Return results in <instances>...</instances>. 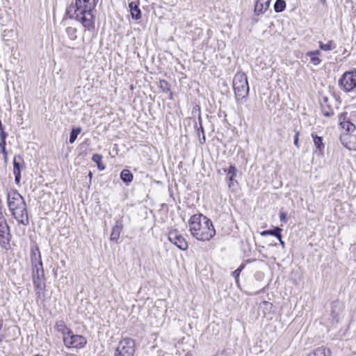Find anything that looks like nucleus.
<instances>
[{"label": "nucleus", "instance_id": "f257e3e1", "mask_svg": "<svg viewBox=\"0 0 356 356\" xmlns=\"http://www.w3.org/2000/svg\"><path fill=\"white\" fill-rule=\"evenodd\" d=\"M99 0H75L66 9L70 19L80 22L85 31L95 30V8Z\"/></svg>", "mask_w": 356, "mask_h": 356}, {"label": "nucleus", "instance_id": "f03ea898", "mask_svg": "<svg viewBox=\"0 0 356 356\" xmlns=\"http://www.w3.org/2000/svg\"><path fill=\"white\" fill-rule=\"evenodd\" d=\"M191 235L201 241H210L216 235V229L211 219L202 213L193 215L188 220Z\"/></svg>", "mask_w": 356, "mask_h": 356}, {"label": "nucleus", "instance_id": "7ed1b4c3", "mask_svg": "<svg viewBox=\"0 0 356 356\" xmlns=\"http://www.w3.org/2000/svg\"><path fill=\"white\" fill-rule=\"evenodd\" d=\"M233 89L236 103L245 102L250 88L247 76L244 72H238L235 74L233 79Z\"/></svg>", "mask_w": 356, "mask_h": 356}, {"label": "nucleus", "instance_id": "20e7f679", "mask_svg": "<svg viewBox=\"0 0 356 356\" xmlns=\"http://www.w3.org/2000/svg\"><path fill=\"white\" fill-rule=\"evenodd\" d=\"M136 351V341L131 337H124L118 343L113 356H134Z\"/></svg>", "mask_w": 356, "mask_h": 356}, {"label": "nucleus", "instance_id": "39448f33", "mask_svg": "<svg viewBox=\"0 0 356 356\" xmlns=\"http://www.w3.org/2000/svg\"><path fill=\"white\" fill-rule=\"evenodd\" d=\"M63 344L67 349L81 350L86 348L88 340L81 334H74L72 330H69L67 334L63 337Z\"/></svg>", "mask_w": 356, "mask_h": 356}, {"label": "nucleus", "instance_id": "423d86ee", "mask_svg": "<svg viewBox=\"0 0 356 356\" xmlns=\"http://www.w3.org/2000/svg\"><path fill=\"white\" fill-rule=\"evenodd\" d=\"M339 88L348 93L356 88V68L346 71L338 81Z\"/></svg>", "mask_w": 356, "mask_h": 356}, {"label": "nucleus", "instance_id": "0eeeda50", "mask_svg": "<svg viewBox=\"0 0 356 356\" xmlns=\"http://www.w3.org/2000/svg\"><path fill=\"white\" fill-rule=\"evenodd\" d=\"M7 203L10 212L17 211L21 207L26 204L24 197L16 189H13L7 193Z\"/></svg>", "mask_w": 356, "mask_h": 356}, {"label": "nucleus", "instance_id": "6e6552de", "mask_svg": "<svg viewBox=\"0 0 356 356\" xmlns=\"http://www.w3.org/2000/svg\"><path fill=\"white\" fill-rule=\"evenodd\" d=\"M168 240L175 245L179 249L186 250L188 249V243L185 238L179 233L177 229H173L168 233Z\"/></svg>", "mask_w": 356, "mask_h": 356}, {"label": "nucleus", "instance_id": "1a4fd4ad", "mask_svg": "<svg viewBox=\"0 0 356 356\" xmlns=\"http://www.w3.org/2000/svg\"><path fill=\"white\" fill-rule=\"evenodd\" d=\"M25 168V163L23 157L18 154L13 159V174L15 176V182L17 185L20 184L22 170Z\"/></svg>", "mask_w": 356, "mask_h": 356}, {"label": "nucleus", "instance_id": "9d476101", "mask_svg": "<svg viewBox=\"0 0 356 356\" xmlns=\"http://www.w3.org/2000/svg\"><path fill=\"white\" fill-rule=\"evenodd\" d=\"M222 170L224 172L227 173V175L226 179L227 181L228 188L234 190L238 185V181L235 179L238 171L236 168L230 163L229 168H222Z\"/></svg>", "mask_w": 356, "mask_h": 356}, {"label": "nucleus", "instance_id": "9b49d317", "mask_svg": "<svg viewBox=\"0 0 356 356\" xmlns=\"http://www.w3.org/2000/svg\"><path fill=\"white\" fill-rule=\"evenodd\" d=\"M11 234L10 227L0 228V247L8 250L10 249Z\"/></svg>", "mask_w": 356, "mask_h": 356}, {"label": "nucleus", "instance_id": "f8f14e48", "mask_svg": "<svg viewBox=\"0 0 356 356\" xmlns=\"http://www.w3.org/2000/svg\"><path fill=\"white\" fill-rule=\"evenodd\" d=\"M30 257L32 267L43 266L41 253L39 247L36 244L33 245L31 247Z\"/></svg>", "mask_w": 356, "mask_h": 356}, {"label": "nucleus", "instance_id": "ddd939ff", "mask_svg": "<svg viewBox=\"0 0 356 356\" xmlns=\"http://www.w3.org/2000/svg\"><path fill=\"white\" fill-rule=\"evenodd\" d=\"M19 210H20V213H18L17 211H14L11 212L12 215L19 224L25 226L28 225L29 224V220L26 204H25V206L21 207V209Z\"/></svg>", "mask_w": 356, "mask_h": 356}, {"label": "nucleus", "instance_id": "4468645a", "mask_svg": "<svg viewBox=\"0 0 356 356\" xmlns=\"http://www.w3.org/2000/svg\"><path fill=\"white\" fill-rule=\"evenodd\" d=\"M346 112L341 113L339 115V121L341 127L346 131V133L350 134L355 130V125L347 118Z\"/></svg>", "mask_w": 356, "mask_h": 356}, {"label": "nucleus", "instance_id": "2eb2a0df", "mask_svg": "<svg viewBox=\"0 0 356 356\" xmlns=\"http://www.w3.org/2000/svg\"><path fill=\"white\" fill-rule=\"evenodd\" d=\"M123 229L122 218H120L115 219V224L112 228L111 234L110 236L111 241L118 243L120 235Z\"/></svg>", "mask_w": 356, "mask_h": 356}, {"label": "nucleus", "instance_id": "dca6fc26", "mask_svg": "<svg viewBox=\"0 0 356 356\" xmlns=\"http://www.w3.org/2000/svg\"><path fill=\"white\" fill-rule=\"evenodd\" d=\"M328 102L329 99L326 96H323L320 101L322 113L326 118H330L334 114L333 108Z\"/></svg>", "mask_w": 356, "mask_h": 356}, {"label": "nucleus", "instance_id": "f3484780", "mask_svg": "<svg viewBox=\"0 0 356 356\" xmlns=\"http://www.w3.org/2000/svg\"><path fill=\"white\" fill-rule=\"evenodd\" d=\"M129 8L131 16L134 19L138 20L141 18V10L139 8V0L129 3Z\"/></svg>", "mask_w": 356, "mask_h": 356}, {"label": "nucleus", "instance_id": "a211bd4d", "mask_svg": "<svg viewBox=\"0 0 356 356\" xmlns=\"http://www.w3.org/2000/svg\"><path fill=\"white\" fill-rule=\"evenodd\" d=\"M312 138L313 139L314 146L318 152V154H323L325 148V145L323 142V138L321 136H318L315 133L312 134Z\"/></svg>", "mask_w": 356, "mask_h": 356}, {"label": "nucleus", "instance_id": "6ab92c4d", "mask_svg": "<svg viewBox=\"0 0 356 356\" xmlns=\"http://www.w3.org/2000/svg\"><path fill=\"white\" fill-rule=\"evenodd\" d=\"M321 54L320 50L309 51L306 53V56L310 58V62L314 65H318L321 63V60L318 56Z\"/></svg>", "mask_w": 356, "mask_h": 356}, {"label": "nucleus", "instance_id": "aec40b11", "mask_svg": "<svg viewBox=\"0 0 356 356\" xmlns=\"http://www.w3.org/2000/svg\"><path fill=\"white\" fill-rule=\"evenodd\" d=\"M120 179L126 185H129L134 179L132 172L128 169H123L120 175Z\"/></svg>", "mask_w": 356, "mask_h": 356}, {"label": "nucleus", "instance_id": "412c9836", "mask_svg": "<svg viewBox=\"0 0 356 356\" xmlns=\"http://www.w3.org/2000/svg\"><path fill=\"white\" fill-rule=\"evenodd\" d=\"M282 229H281L279 227H275L273 229H266L264 230L261 232V235L263 236H273L276 238L282 237Z\"/></svg>", "mask_w": 356, "mask_h": 356}, {"label": "nucleus", "instance_id": "4be33fe9", "mask_svg": "<svg viewBox=\"0 0 356 356\" xmlns=\"http://www.w3.org/2000/svg\"><path fill=\"white\" fill-rule=\"evenodd\" d=\"M318 47L322 51H330L337 47V44L332 40H328L327 43H323L322 41H319Z\"/></svg>", "mask_w": 356, "mask_h": 356}, {"label": "nucleus", "instance_id": "5701e85b", "mask_svg": "<svg viewBox=\"0 0 356 356\" xmlns=\"http://www.w3.org/2000/svg\"><path fill=\"white\" fill-rule=\"evenodd\" d=\"M340 141L341 144L349 150H350V146H349V144H354L353 140H352V135L348 133L341 134Z\"/></svg>", "mask_w": 356, "mask_h": 356}, {"label": "nucleus", "instance_id": "b1692460", "mask_svg": "<svg viewBox=\"0 0 356 356\" xmlns=\"http://www.w3.org/2000/svg\"><path fill=\"white\" fill-rule=\"evenodd\" d=\"M55 329L60 333L62 334L63 337H65V334L69 332V330H72L70 327H68L65 323L63 321H58L56 323Z\"/></svg>", "mask_w": 356, "mask_h": 356}, {"label": "nucleus", "instance_id": "393cba45", "mask_svg": "<svg viewBox=\"0 0 356 356\" xmlns=\"http://www.w3.org/2000/svg\"><path fill=\"white\" fill-rule=\"evenodd\" d=\"M270 1H267L266 2L263 3V6H264L263 9L259 8L258 4H255L254 9V15L255 16H259V15L266 13V11L268 9V8L270 6Z\"/></svg>", "mask_w": 356, "mask_h": 356}, {"label": "nucleus", "instance_id": "a878e982", "mask_svg": "<svg viewBox=\"0 0 356 356\" xmlns=\"http://www.w3.org/2000/svg\"><path fill=\"white\" fill-rule=\"evenodd\" d=\"M102 156L99 154H95L92 156V160L95 162L99 170H104L106 168L105 165L102 163Z\"/></svg>", "mask_w": 356, "mask_h": 356}, {"label": "nucleus", "instance_id": "bb28decb", "mask_svg": "<svg viewBox=\"0 0 356 356\" xmlns=\"http://www.w3.org/2000/svg\"><path fill=\"white\" fill-rule=\"evenodd\" d=\"M286 6V3L284 0H276L274 3V10L277 13L283 12Z\"/></svg>", "mask_w": 356, "mask_h": 356}, {"label": "nucleus", "instance_id": "cd10ccee", "mask_svg": "<svg viewBox=\"0 0 356 356\" xmlns=\"http://www.w3.org/2000/svg\"><path fill=\"white\" fill-rule=\"evenodd\" d=\"M81 132V127H73L71 129L69 138L70 143L72 144L75 142L77 138L78 135Z\"/></svg>", "mask_w": 356, "mask_h": 356}, {"label": "nucleus", "instance_id": "c85d7f7f", "mask_svg": "<svg viewBox=\"0 0 356 356\" xmlns=\"http://www.w3.org/2000/svg\"><path fill=\"white\" fill-rule=\"evenodd\" d=\"M33 282L35 289H44L45 283L44 277L33 278Z\"/></svg>", "mask_w": 356, "mask_h": 356}, {"label": "nucleus", "instance_id": "c756f323", "mask_svg": "<svg viewBox=\"0 0 356 356\" xmlns=\"http://www.w3.org/2000/svg\"><path fill=\"white\" fill-rule=\"evenodd\" d=\"M159 88H160L161 91L163 92H168L170 91V83L164 79L159 81Z\"/></svg>", "mask_w": 356, "mask_h": 356}, {"label": "nucleus", "instance_id": "7c9ffc66", "mask_svg": "<svg viewBox=\"0 0 356 356\" xmlns=\"http://www.w3.org/2000/svg\"><path fill=\"white\" fill-rule=\"evenodd\" d=\"M66 33L68 36V38L71 40H74L76 39L77 36H76V32H77V30L76 28H74V27H72V26H69V27H67L66 28Z\"/></svg>", "mask_w": 356, "mask_h": 356}, {"label": "nucleus", "instance_id": "2f4dec72", "mask_svg": "<svg viewBox=\"0 0 356 356\" xmlns=\"http://www.w3.org/2000/svg\"><path fill=\"white\" fill-rule=\"evenodd\" d=\"M32 270H33V278L44 277L43 266L32 267Z\"/></svg>", "mask_w": 356, "mask_h": 356}, {"label": "nucleus", "instance_id": "473e14b6", "mask_svg": "<svg viewBox=\"0 0 356 356\" xmlns=\"http://www.w3.org/2000/svg\"><path fill=\"white\" fill-rule=\"evenodd\" d=\"M197 124L200 125V129H201L202 132V138H200V143L201 144H204L206 142V138L204 135V130L202 126V120L201 114L200 115H197Z\"/></svg>", "mask_w": 356, "mask_h": 356}, {"label": "nucleus", "instance_id": "72a5a7b5", "mask_svg": "<svg viewBox=\"0 0 356 356\" xmlns=\"http://www.w3.org/2000/svg\"><path fill=\"white\" fill-rule=\"evenodd\" d=\"M294 131H295V135L293 137V144L297 148H299L300 147V144H299L300 131L295 129Z\"/></svg>", "mask_w": 356, "mask_h": 356}, {"label": "nucleus", "instance_id": "f704fd0d", "mask_svg": "<svg viewBox=\"0 0 356 356\" xmlns=\"http://www.w3.org/2000/svg\"><path fill=\"white\" fill-rule=\"evenodd\" d=\"M9 227L8 225L6 220L3 214V212H0V228H3Z\"/></svg>", "mask_w": 356, "mask_h": 356}, {"label": "nucleus", "instance_id": "c9c22d12", "mask_svg": "<svg viewBox=\"0 0 356 356\" xmlns=\"http://www.w3.org/2000/svg\"><path fill=\"white\" fill-rule=\"evenodd\" d=\"M201 114V108L198 104H195L192 109V115L195 117Z\"/></svg>", "mask_w": 356, "mask_h": 356}, {"label": "nucleus", "instance_id": "e433bc0d", "mask_svg": "<svg viewBox=\"0 0 356 356\" xmlns=\"http://www.w3.org/2000/svg\"><path fill=\"white\" fill-rule=\"evenodd\" d=\"M8 136V134L5 131L4 127L2 124L1 120L0 119V138H7Z\"/></svg>", "mask_w": 356, "mask_h": 356}, {"label": "nucleus", "instance_id": "4c0bfd02", "mask_svg": "<svg viewBox=\"0 0 356 356\" xmlns=\"http://www.w3.org/2000/svg\"><path fill=\"white\" fill-rule=\"evenodd\" d=\"M6 138H0V149L1 152H4L6 146Z\"/></svg>", "mask_w": 356, "mask_h": 356}, {"label": "nucleus", "instance_id": "58836bf2", "mask_svg": "<svg viewBox=\"0 0 356 356\" xmlns=\"http://www.w3.org/2000/svg\"><path fill=\"white\" fill-rule=\"evenodd\" d=\"M280 220L281 222H286L287 220V213L285 211H281L280 212Z\"/></svg>", "mask_w": 356, "mask_h": 356}, {"label": "nucleus", "instance_id": "ea45409f", "mask_svg": "<svg viewBox=\"0 0 356 356\" xmlns=\"http://www.w3.org/2000/svg\"><path fill=\"white\" fill-rule=\"evenodd\" d=\"M194 122H195V124H194V129L197 132V134L198 135L199 139H200V138H200V134H202L201 129H200V125L197 124V121H195V120H194Z\"/></svg>", "mask_w": 356, "mask_h": 356}, {"label": "nucleus", "instance_id": "a19ab883", "mask_svg": "<svg viewBox=\"0 0 356 356\" xmlns=\"http://www.w3.org/2000/svg\"><path fill=\"white\" fill-rule=\"evenodd\" d=\"M352 140H353L354 144H349V146H350V150L356 151V135H352Z\"/></svg>", "mask_w": 356, "mask_h": 356}, {"label": "nucleus", "instance_id": "79ce46f5", "mask_svg": "<svg viewBox=\"0 0 356 356\" xmlns=\"http://www.w3.org/2000/svg\"><path fill=\"white\" fill-rule=\"evenodd\" d=\"M240 273H241L239 271H238L237 269L235 270L234 272H232V275L235 278L236 282H238V280Z\"/></svg>", "mask_w": 356, "mask_h": 356}, {"label": "nucleus", "instance_id": "37998d69", "mask_svg": "<svg viewBox=\"0 0 356 356\" xmlns=\"http://www.w3.org/2000/svg\"><path fill=\"white\" fill-rule=\"evenodd\" d=\"M0 152H1V153L3 154V160H4V161H5V162H6V161H7V160H8V152H7V151H6V149H5V151H4V152H1V151H0Z\"/></svg>", "mask_w": 356, "mask_h": 356}, {"label": "nucleus", "instance_id": "c03bdc74", "mask_svg": "<svg viewBox=\"0 0 356 356\" xmlns=\"http://www.w3.org/2000/svg\"><path fill=\"white\" fill-rule=\"evenodd\" d=\"M245 266V264L242 263L238 268H237V270L238 271H239L240 273L244 269Z\"/></svg>", "mask_w": 356, "mask_h": 356}, {"label": "nucleus", "instance_id": "a18cd8bd", "mask_svg": "<svg viewBox=\"0 0 356 356\" xmlns=\"http://www.w3.org/2000/svg\"><path fill=\"white\" fill-rule=\"evenodd\" d=\"M277 238L279 240L280 243L282 245V248H284L285 242L284 241H282V237H279Z\"/></svg>", "mask_w": 356, "mask_h": 356}, {"label": "nucleus", "instance_id": "49530a36", "mask_svg": "<svg viewBox=\"0 0 356 356\" xmlns=\"http://www.w3.org/2000/svg\"><path fill=\"white\" fill-rule=\"evenodd\" d=\"M258 22H259V19H258V18H257V17H253V18L252 19V24H256V23H257Z\"/></svg>", "mask_w": 356, "mask_h": 356}, {"label": "nucleus", "instance_id": "de8ad7c7", "mask_svg": "<svg viewBox=\"0 0 356 356\" xmlns=\"http://www.w3.org/2000/svg\"><path fill=\"white\" fill-rule=\"evenodd\" d=\"M64 356H78L77 355L74 354V353H66Z\"/></svg>", "mask_w": 356, "mask_h": 356}, {"label": "nucleus", "instance_id": "09e8293b", "mask_svg": "<svg viewBox=\"0 0 356 356\" xmlns=\"http://www.w3.org/2000/svg\"><path fill=\"white\" fill-rule=\"evenodd\" d=\"M263 7H264L263 3H259V8H262L263 9Z\"/></svg>", "mask_w": 356, "mask_h": 356}, {"label": "nucleus", "instance_id": "8fccbe9b", "mask_svg": "<svg viewBox=\"0 0 356 356\" xmlns=\"http://www.w3.org/2000/svg\"><path fill=\"white\" fill-rule=\"evenodd\" d=\"M321 2H322V3H323V4H325V1H326L325 0H321Z\"/></svg>", "mask_w": 356, "mask_h": 356}, {"label": "nucleus", "instance_id": "3c124183", "mask_svg": "<svg viewBox=\"0 0 356 356\" xmlns=\"http://www.w3.org/2000/svg\"><path fill=\"white\" fill-rule=\"evenodd\" d=\"M33 356H42V355H40V354H35V355H33Z\"/></svg>", "mask_w": 356, "mask_h": 356}, {"label": "nucleus", "instance_id": "603ef678", "mask_svg": "<svg viewBox=\"0 0 356 356\" xmlns=\"http://www.w3.org/2000/svg\"><path fill=\"white\" fill-rule=\"evenodd\" d=\"M89 176L92 177V172H89Z\"/></svg>", "mask_w": 356, "mask_h": 356}, {"label": "nucleus", "instance_id": "864d4df0", "mask_svg": "<svg viewBox=\"0 0 356 356\" xmlns=\"http://www.w3.org/2000/svg\"><path fill=\"white\" fill-rule=\"evenodd\" d=\"M172 93H170V99H172Z\"/></svg>", "mask_w": 356, "mask_h": 356}]
</instances>
